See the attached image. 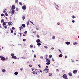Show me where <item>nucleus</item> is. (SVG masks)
Listing matches in <instances>:
<instances>
[{"label": "nucleus", "instance_id": "1", "mask_svg": "<svg viewBox=\"0 0 79 79\" xmlns=\"http://www.w3.org/2000/svg\"><path fill=\"white\" fill-rule=\"evenodd\" d=\"M11 56H12L11 58L13 59H14V60H15V59H17V57L16 56H15V55L13 53H11Z\"/></svg>", "mask_w": 79, "mask_h": 79}, {"label": "nucleus", "instance_id": "2", "mask_svg": "<svg viewBox=\"0 0 79 79\" xmlns=\"http://www.w3.org/2000/svg\"><path fill=\"white\" fill-rule=\"evenodd\" d=\"M0 58H1V60L2 61H5L6 59L5 58V57H3L2 56H0Z\"/></svg>", "mask_w": 79, "mask_h": 79}, {"label": "nucleus", "instance_id": "3", "mask_svg": "<svg viewBox=\"0 0 79 79\" xmlns=\"http://www.w3.org/2000/svg\"><path fill=\"white\" fill-rule=\"evenodd\" d=\"M35 71L36 72V74H39V73H39V70L36 69L35 70Z\"/></svg>", "mask_w": 79, "mask_h": 79}, {"label": "nucleus", "instance_id": "4", "mask_svg": "<svg viewBox=\"0 0 79 79\" xmlns=\"http://www.w3.org/2000/svg\"><path fill=\"white\" fill-rule=\"evenodd\" d=\"M36 42L37 43H40V42H41V41H40V39H37V40H36Z\"/></svg>", "mask_w": 79, "mask_h": 79}, {"label": "nucleus", "instance_id": "5", "mask_svg": "<svg viewBox=\"0 0 79 79\" xmlns=\"http://www.w3.org/2000/svg\"><path fill=\"white\" fill-rule=\"evenodd\" d=\"M77 70H74L73 71V74H76V73H77Z\"/></svg>", "mask_w": 79, "mask_h": 79}, {"label": "nucleus", "instance_id": "6", "mask_svg": "<svg viewBox=\"0 0 79 79\" xmlns=\"http://www.w3.org/2000/svg\"><path fill=\"white\" fill-rule=\"evenodd\" d=\"M26 6L25 5H24L23 6H22L23 10H26Z\"/></svg>", "mask_w": 79, "mask_h": 79}, {"label": "nucleus", "instance_id": "7", "mask_svg": "<svg viewBox=\"0 0 79 79\" xmlns=\"http://www.w3.org/2000/svg\"><path fill=\"white\" fill-rule=\"evenodd\" d=\"M12 10H15V8H16V7H15V5H13L12 6Z\"/></svg>", "mask_w": 79, "mask_h": 79}, {"label": "nucleus", "instance_id": "8", "mask_svg": "<svg viewBox=\"0 0 79 79\" xmlns=\"http://www.w3.org/2000/svg\"><path fill=\"white\" fill-rule=\"evenodd\" d=\"M62 77H63V78H64V79H65L66 77H67V76L66 75V74H64V75H63V76Z\"/></svg>", "mask_w": 79, "mask_h": 79}, {"label": "nucleus", "instance_id": "9", "mask_svg": "<svg viewBox=\"0 0 79 79\" xmlns=\"http://www.w3.org/2000/svg\"><path fill=\"white\" fill-rule=\"evenodd\" d=\"M15 10H12L11 11V15H13V14L15 13Z\"/></svg>", "mask_w": 79, "mask_h": 79}, {"label": "nucleus", "instance_id": "10", "mask_svg": "<svg viewBox=\"0 0 79 79\" xmlns=\"http://www.w3.org/2000/svg\"><path fill=\"white\" fill-rule=\"evenodd\" d=\"M65 44L67 45H69V44H70V42H68V41H67L65 42Z\"/></svg>", "mask_w": 79, "mask_h": 79}, {"label": "nucleus", "instance_id": "11", "mask_svg": "<svg viewBox=\"0 0 79 79\" xmlns=\"http://www.w3.org/2000/svg\"><path fill=\"white\" fill-rule=\"evenodd\" d=\"M19 28H20L19 29V30H20V32H21V29H23V27L21 26L20 27H19Z\"/></svg>", "mask_w": 79, "mask_h": 79}, {"label": "nucleus", "instance_id": "12", "mask_svg": "<svg viewBox=\"0 0 79 79\" xmlns=\"http://www.w3.org/2000/svg\"><path fill=\"white\" fill-rule=\"evenodd\" d=\"M6 23L5 22L3 23L2 26L4 27V26H6Z\"/></svg>", "mask_w": 79, "mask_h": 79}, {"label": "nucleus", "instance_id": "13", "mask_svg": "<svg viewBox=\"0 0 79 79\" xmlns=\"http://www.w3.org/2000/svg\"><path fill=\"white\" fill-rule=\"evenodd\" d=\"M34 46V45L33 44H31V45H30V47L31 48H33V47Z\"/></svg>", "mask_w": 79, "mask_h": 79}, {"label": "nucleus", "instance_id": "14", "mask_svg": "<svg viewBox=\"0 0 79 79\" xmlns=\"http://www.w3.org/2000/svg\"><path fill=\"white\" fill-rule=\"evenodd\" d=\"M18 72H16L14 73V74H15V75H18Z\"/></svg>", "mask_w": 79, "mask_h": 79}, {"label": "nucleus", "instance_id": "15", "mask_svg": "<svg viewBox=\"0 0 79 79\" xmlns=\"http://www.w3.org/2000/svg\"><path fill=\"white\" fill-rule=\"evenodd\" d=\"M59 56L60 58H61V57H62L63 56V55H62V54H60L59 55Z\"/></svg>", "mask_w": 79, "mask_h": 79}, {"label": "nucleus", "instance_id": "16", "mask_svg": "<svg viewBox=\"0 0 79 79\" xmlns=\"http://www.w3.org/2000/svg\"><path fill=\"white\" fill-rule=\"evenodd\" d=\"M37 45H38V46H40V45H41V44L40 43H37Z\"/></svg>", "mask_w": 79, "mask_h": 79}, {"label": "nucleus", "instance_id": "17", "mask_svg": "<svg viewBox=\"0 0 79 79\" xmlns=\"http://www.w3.org/2000/svg\"><path fill=\"white\" fill-rule=\"evenodd\" d=\"M46 60L47 61H48V62L50 63V60L49 59H47Z\"/></svg>", "mask_w": 79, "mask_h": 79}, {"label": "nucleus", "instance_id": "18", "mask_svg": "<svg viewBox=\"0 0 79 79\" xmlns=\"http://www.w3.org/2000/svg\"><path fill=\"white\" fill-rule=\"evenodd\" d=\"M2 72H3V73H5V71H6V70H5V69H3L2 70Z\"/></svg>", "mask_w": 79, "mask_h": 79}, {"label": "nucleus", "instance_id": "19", "mask_svg": "<svg viewBox=\"0 0 79 79\" xmlns=\"http://www.w3.org/2000/svg\"><path fill=\"white\" fill-rule=\"evenodd\" d=\"M69 76H72V73H69Z\"/></svg>", "mask_w": 79, "mask_h": 79}, {"label": "nucleus", "instance_id": "20", "mask_svg": "<svg viewBox=\"0 0 79 79\" xmlns=\"http://www.w3.org/2000/svg\"><path fill=\"white\" fill-rule=\"evenodd\" d=\"M22 19H23V20L25 19V16L24 15L23 16Z\"/></svg>", "mask_w": 79, "mask_h": 79}, {"label": "nucleus", "instance_id": "21", "mask_svg": "<svg viewBox=\"0 0 79 79\" xmlns=\"http://www.w3.org/2000/svg\"><path fill=\"white\" fill-rule=\"evenodd\" d=\"M22 26L23 27H26V25L24 24H22Z\"/></svg>", "mask_w": 79, "mask_h": 79}, {"label": "nucleus", "instance_id": "22", "mask_svg": "<svg viewBox=\"0 0 79 79\" xmlns=\"http://www.w3.org/2000/svg\"><path fill=\"white\" fill-rule=\"evenodd\" d=\"M77 44V43H76V42H75L74 43H73V45H76Z\"/></svg>", "mask_w": 79, "mask_h": 79}, {"label": "nucleus", "instance_id": "23", "mask_svg": "<svg viewBox=\"0 0 79 79\" xmlns=\"http://www.w3.org/2000/svg\"><path fill=\"white\" fill-rule=\"evenodd\" d=\"M43 71H49V69H44V70Z\"/></svg>", "mask_w": 79, "mask_h": 79}, {"label": "nucleus", "instance_id": "24", "mask_svg": "<svg viewBox=\"0 0 79 79\" xmlns=\"http://www.w3.org/2000/svg\"><path fill=\"white\" fill-rule=\"evenodd\" d=\"M18 0H15V3H18Z\"/></svg>", "mask_w": 79, "mask_h": 79}, {"label": "nucleus", "instance_id": "25", "mask_svg": "<svg viewBox=\"0 0 79 79\" xmlns=\"http://www.w3.org/2000/svg\"><path fill=\"white\" fill-rule=\"evenodd\" d=\"M50 64V62H48L46 63V64H47V65H49Z\"/></svg>", "mask_w": 79, "mask_h": 79}, {"label": "nucleus", "instance_id": "26", "mask_svg": "<svg viewBox=\"0 0 79 79\" xmlns=\"http://www.w3.org/2000/svg\"><path fill=\"white\" fill-rule=\"evenodd\" d=\"M1 23H4V20L2 19L1 20Z\"/></svg>", "mask_w": 79, "mask_h": 79}, {"label": "nucleus", "instance_id": "27", "mask_svg": "<svg viewBox=\"0 0 79 79\" xmlns=\"http://www.w3.org/2000/svg\"><path fill=\"white\" fill-rule=\"evenodd\" d=\"M49 58H52V55H49Z\"/></svg>", "mask_w": 79, "mask_h": 79}, {"label": "nucleus", "instance_id": "28", "mask_svg": "<svg viewBox=\"0 0 79 79\" xmlns=\"http://www.w3.org/2000/svg\"><path fill=\"white\" fill-rule=\"evenodd\" d=\"M5 16H8V14H7V13H5Z\"/></svg>", "mask_w": 79, "mask_h": 79}, {"label": "nucleus", "instance_id": "29", "mask_svg": "<svg viewBox=\"0 0 79 79\" xmlns=\"http://www.w3.org/2000/svg\"><path fill=\"white\" fill-rule=\"evenodd\" d=\"M19 4L20 5H23V4H22V3H21V2H19Z\"/></svg>", "mask_w": 79, "mask_h": 79}, {"label": "nucleus", "instance_id": "30", "mask_svg": "<svg viewBox=\"0 0 79 79\" xmlns=\"http://www.w3.org/2000/svg\"><path fill=\"white\" fill-rule=\"evenodd\" d=\"M12 30H15V28L14 27H12Z\"/></svg>", "mask_w": 79, "mask_h": 79}, {"label": "nucleus", "instance_id": "31", "mask_svg": "<svg viewBox=\"0 0 79 79\" xmlns=\"http://www.w3.org/2000/svg\"><path fill=\"white\" fill-rule=\"evenodd\" d=\"M8 23V24L10 26V25H12V24H11V23L10 22L9 23Z\"/></svg>", "mask_w": 79, "mask_h": 79}, {"label": "nucleus", "instance_id": "32", "mask_svg": "<svg viewBox=\"0 0 79 79\" xmlns=\"http://www.w3.org/2000/svg\"><path fill=\"white\" fill-rule=\"evenodd\" d=\"M4 27L5 29H6L7 28V26L6 25Z\"/></svg>", "mask_w": 79, "mask_h": 79}, {"label": "nucleus", "instance_id": "33", "mask_svg": "<svg viewBox=\"0 0 79 79\" xmlns=\"http://www.w3.org/2000/svg\"><path fill=\"white\" fill-rule=\"evenodd\" d=\"M23 41L24 42H26V39H23Z\"/></svg>", "mask_w": 79, "mask_h": 79}, {"label": "nucleus", "instance_id": "34", "mask_svg": "<svg viewBox=\"0 0 79 79\" xmlns=\"http://www.w3.org/2000/svg\"><path fill=\"white\" fill-rule=\"evenodd\" d=\"M44 71H45V73H48V71H46V70H44Z\"/></svg>", "mask_w": 79, "mask_h": 79}, {"label": "nucleus", "instance_id": "35", "mask_svg": "<svg viewBox=\"0 0 79 79\" xmlns=\"http://www.w3.org/2000/svg\"><path fill=\"white\" fill-rule=\"evenodd\" d=\"M27 24V25L28 26V25L29 24V21H28Z\"/></svg>", "mask_w": 79, "mask_h": 79}, {"label": "nucleus", "instance_id": "36", "mask_svg": "<svg viewBox=\"0 0 79 79\" xmlns=\"http://www.w3.org/2000/svg\"><path fill=\"white\" fill-rule=\"evenodd\" d=\"M32 73L33 74H35V72L33 71Z\"/></svg>", "mask_w": 79, "mask_h": 79}, {"label": "nucleus", "instance_id": "37", "mask_svg": "<svg viewBox=\"0 0 79 79\" xmlns=\"http://www.w3.org/2000/svg\"><path fill=\"white\" fill-rule=\"evenodd\" d=\"M1 16H4V14H2L1 15Z\"/></svg>", "mask_w": 79, "mask_h": 79}, {"label": "nucleus", "instance_id": "38", "mask_svg": "<svg viewBox=\"0 0 79 79\" xmlns=\"http://www.w3.org/2000/svg\"><path fill=\"white\" fill-rule=\"evenodd\" d=\"M6 10V9H5V10H4L3 11V13H6V11H5Z\"/></svg>", "mask_w": 79, "mask_h": 79}, {"label": "nucleus", "instance_id": "39", "mask_svg": "<svg viewBox=\"0 0 79 79\" xmlns=\"http://www.w3.org/2000/svg\"><path fill=\"white\" fill-rule=\"evenodd\" d=\"M52 39H55V36H53Z\"/></svg>", "mask_w": 79, "mask_h": 79}, {"label": "nucleus", "instance_id": "40", "mask_svg": "<svg viewBox=\"0 0 79 79\" xmlns=\"http://www.w3.org/2000/svg\"><path fill=\"white\" fill-rule=\"evenodd\" d=\"M30 23H31V24H32L34 25V23H33V22H31V21H30Z\"/></svg>", "mask_w": 79, "mask_h": 79}, {"label": "nucleus", "instance_id": "41", "mask_svg": "<svg viewBox=\"0 0 79 79\" xmlns=\"http://www.w3.org/2000/svg\"><path fill=\"white\" fill-rule=\"evenodd\" d=\"M44 47L45 48H48V47H47V46H44Z\"/></svg>", "mask_w": 79, "mask_h": 79}, {"label": "nucleus", "instance_id": "42", "mask_svg": "<svg viewBox=\"0 0 79 79\" xmlns=\"http://www.w3.org/2000/svg\"><path fill=\"white\" fill-rule=\"evenodd\" d=\"M57 24L58 25H60V23H57Z\"/></svg>", "mask_w": 79, "mask_h": 79}, {"label": "nucleus", "instance_id": "43", "mask_svg": "<svg viewBox=\"0 0 79 79\" xmlns=\"http://www.w3.org/2000/svg\"><path fill=\"white\" fill-rule=\"evenodd\" d=\"M46 69H47V68H48V66H46Z\"/></svg>", "mask_w": 79, "mask_h": 79}, {"label": "nucleus", "instance_id": "44", "mask_svg": "<svg viewBox=\"0 0 79 79\" xmlns=\"http://www.w3.org/2000/svg\"><path fill=\"white\" fill-rule=\"evenodd\" d=\"M29 66H30V67H32V65L30 64L29 65Z\"/></svg>", "mask_w": 79, "mask_h": 79}, {"label": "nucleus", "instance_id": "45", "mask_svg": "<svg viewBox=\"0 0 79 79\" xmlns=\"http://www.w3.org/2000/svg\"><path fill=\"white\" fill-rule=\"evenodd\" d=\"M72 18H73V19H74L75 18V16H74V15H73L72 17Z\"/></svg>", "mask_w": 79, "mask_h": 79}, {"label": "nucleus", "instance_id": "46", "mask_svg": "<svg viewBox=\"0 0 79 79\" xmlns=\"http://www.w3.org/2000/svg\"><path fill=\"white\" fill-rule=\"evenodd\" d=\"M39 70V71H40V73H42V71H41L40 70Z\"/></svg>", "mask_w": 79, "mask_h": 79}, {"label": "nucleus", "instance_id": "47", "mask_svg": "<svg viewBox=\"0 0 79 79\" xmlns=\"http://www.w3.org/2000/svg\"><path fill=\"white\" fill-rule=\"evenodd\" d=\"M56 9H57V10H59V9H58V7L56 6Z\"/></svg>", "mask_w": 79, "mask_h": 79}, {"label": "nucleus", "instance_id": "48", "mask_svg": "<svg viewBox=\"0 0 79 79\" xmlns=\"http://www.w3.org/2000/svg\"><path fill=\"white\" fill-rule=\"evenodd\" d=\"M38 66H39V67L40 68H41L40 65L39 64V65H38Z\"/></svg>", "mask_w": 79, "mask_h": 79}, {"label": "nucleus", "instance_id": "49", "mask_svg": "<svg viewBox=\"0 0 79 79\" xmlns=\"http://www.w3.org/2000/svg\"><path fill=\"white\" fill-rule=\"evenodd\" d=\"M52 74L49 73V76H52Z\"/></svg>", "mask_w": 79, "mask_h": 79}, {"label": "nucleus", "instance_id": "50", "mask_svg": "<svg viewBox=\"0 0 79 79\" xmlns=\"http://www.w3.org/2000/svg\"><path fill=\"white\" fill-rule=\"evenodd\" d=\"M34 58H36V55L34 54Z\"/></svg>", "mask_w": 79, "mask_h": 79}, {"label": "nucleus", "instance_id": "51", "mask_svg": "<svg viewBox=\"0 0 79 79\" xmlns=\"http://www.w3.org/2000/svg\"><path fill=\"white\" fill-rule=\"evenodd\" d=\"M37 37H38V38H39V35H37Z\"/></svg>", "mask_w": 79, "mask_h": 79}, {"label": "nucleus", "instance_id": "52", "mask_svg": "<svg viewBox=\"0 0 79 79\" xmlns=\"http://www.w3.org/2000/svg\"><path fill=\"white\" fill-rule=\"evenodd\" d=\"M52 61H55V60H54V59L53 58H52Z\"/></svg>", "mask_w": 79, "mask_h": 79}, {"label": "nucleus", "instance_id": "53", "mask_svg": "<svg viewBox=\"0 0 79 79\" xmlns=\"http://www.w3.org/2000/svg\"><path fill=\"white\" fill-rule=\"evenodd\" d=\"M59 51L60 52V53H61V50L60 49H58Z\"/></svg>", "mask_w": 79, "mask_h": 79}, {"label": "nucleus", "instance_id": "54", "mask_svg": "<svg viewBox=\"0 0 79 79\" xmlns=\"http://www.w3.org/2000/svg\"><path fill=\"white\" fill-rule=\"evenodd\" d=\"M16 11H18V10H19L18 8H16Z\"/></svg>", "mask_w": 79, "mask_h": 79}, {"label": "nucleus", "instance_id": "55", "mask_svg": "<svg viewBox=\"0 0 79 79\" xmlns=\"http://www.w3.org/2000/svg\"><path fill=\"white\" fill-rule=\"evenodd\" d=\"M24 34H27V31H24Z\"/></svg>", "mask_w": 79, "mask_h": 79}, {"label": "nucleus", "instance_id": "56", "mask_svg": "<svg viewBox=\"0 0 79 79\" xmlns=\"http://www.w3.org/2000/svg\"><path fill=\"white\" fill-rule=\"evenodd\" d=\"M67 57H68V56H65V58H67Z\"/></svg>", "mask_w": 79, "mask_h": 79}, {"label": "nucleus", "instance_id": "57", "mask_svg": "<svg viewBox=\"0 0 79 79\" xmlns=\"http://www.w3.org/2000/svg\"><path fill=\"white\" fill-rule=\"evenodd\" d=\"M74 22H75V21H74V20H72V23H74Z\"/></svg>", "mask_w": 79, "mask_h": 79}, {"label": "nucleus", "instance_id": "58", "mask_svg": "<svg viewBox=\"0 0 79 79\" xmlns=\"http://www.w3.org/2000/svg\"><path fill=\"white\" fill-rule=\"evenodd\" d=\"M11 33H13V30H11Z\"/></svg>", "mask_w": 79, "mask_h": 79}, {"label": "nucleus", "instance_id": "59", "mask_svg": "<svg viewBox=\"0 0 79 79\" xmlns=\"http://www.w3.org/2000/svg\"><path fill=\"white\" fill-rule=\"evenodd\" d=\"M40 58H41V59H43V56H41L40 57Z\"/></svg>", "mask_w": 79, "mask_h": 79}, {"label": "nucleus", "instance_id": "60", "mask_svg": "<svg viewBox=\"0 0 79 79\" xmlns=\"http://www.w3.org/2000/svg\"><path fill=\"white\" fill-rule=\"evenodd\" d=\"M33 61H35V59H33Z\"/></svg>", "mask_w": 79, "mask_h": 79}, {"label": "nucleus", "instance_id": "61", "mask_svg": "<svg viewBox=\"0 0 79 79\" xmlns=\"http://www.w3.org/2000/svg\"><path fill=\"white\" fill-rule=\"evenodd\" d=\"M14 35H16V33H15L14 34Z\"/></svg>", "mask_w": 79, "mask_h": 79}, {"label": "nucleus", "instance_id": "62", "mask_svg": "<svg viewBox=\"0 0 79 79\" xmlns=\"http://www.w3.org/2000/svg\"><path fill=\"white\" fill-rule=\"evenodd\" d=\"M56 6H57V8H59V6H58V5H56Z\"/></svg>", "mask_w": 79, "mask_h": 79}, {"label": "nucleus", "instance_id": "63", "mask_svg": "<svg viewBox=\"0 0 79 79\" xmlns=\"http://www.w3.org/2000/svg\"><path fill=\"white\" fill-rule=\"evenodd\" d=\"M51 49H52V50H53V49H54V48H52Z\"/></svg>", "mask_w": 79, "mask_h": 79}, {"label": "nucleus", "instance_id": "64", "mask_svg": "<svg viewBox=\"0 0 79 79\" xmlns=\"http://www.w3.org/2000/svg\"><path fill=\"white\" fill-rule=\"evenodd\" d=\"M65 79H68V78H67V77H66Z\"/></svg>", "mask_w": 79, "mask_h": 79}]
</instances>
